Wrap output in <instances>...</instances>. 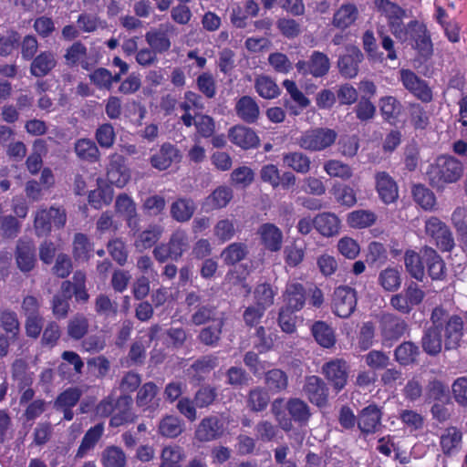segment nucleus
<instances>
[{
	"label": "nucleus",
	"mask_w": 467,
	"mask_h": 467,
	"mask_svg": "<svg viewBox=\"0 0 467 467\" xmlns=\"http://www.w3.org/2000/svg\"><path fill=\"white\" fill-rule=\"evenodd\" d=\"M462 164L458 160L441 156L429 166L426 175L433 187L441 188L446 183L457 182L462 177Z\"/></svg>",
	"instance_id": "nucleus-1"
},
{
	"label": "nucleus",
	"mask_w": 467,
	"mask_h": 467,
	"mask_svg": "<svg viewBox=\"0 0 467 467\" xmlns=\"http://www.w3.org/2000/svg\"><path fill=\"white\" fill-rule=\"evenodd\" d=\"M337 138V133L332 129L315 128L303 132L297 139V144L307 151H322L331 147Z\"/></svg>",
	"instance_id": "nucleus-2"
},
{
	"label": "nucleus",
	"mask_w": 467,
	"mask_h": 467,
	"mask_svg": "<svg viewBox=\"0 0 467 467\" xmlns=\"http://www.w3.org/2000/svg\"><path fill=\"white\" fill-rule=\"evenodd\" d=\"M189 248V236L184 230L178 229L172 233L167 244H161L153 250L155 259L161 263L168 259L178 260Z\"/></svg>",
	"instance_id": "nucleus-3"
},
{
	"label": "nucleus",
	"mask_w": 467,
	"mask_h": 467,
	"mask_svg": "<svg viewBox=\"0 0 467 467\" xmlns=\"http://www.w3.org/2000/svg\"><path fill=\"white\" fill-rule=\"evenodd\" d=\"M425 234L441 252H451L455 246L450 227L437 216H431L424 223Z\"/></svg>",
	"instance_id": "nucleus-4"
},
{
	"label": "nucleus",
	"mask_w": 467,
	"mask_h": 467,
	"mask_svg": "<svg viewBox=\"0 0 467 467\" xmlns=\"http://www.w3.org/2000/svg\"><path fill=\"white\" fill-rule=\"evenodd\" d=\"M66 222V211L51 206L49 209L41 208L36 213L34 227L37 236H45L50 233L52 226L62 228Z\"/></svg>",
	"instance_id": "nucleus-5"
},
{
	"label": "nucleus",
	"mask_w": 467,
	"mask_h": 467,
	"mask_svg": "<svg viewBox=\"0 0 467 467\" xmlns=\"http://www.w3.org/2000/svg\"><path fill=\"white\" fill-rule=\"evenodd\" d=\"M408 330V324L393 314H383L379 319V331L383 346L391 347Z\"/></svg>",
	"instance_id": "nucleus-6"
},
{
	"label": "nucleus",
	"mask_w": 467,
	"mask_h": 467,
	"mask_svg": "<svg viewBox=\"0 0 467 467\" xmlns=\"http://www.w3.org/2000/svg\"><path fill=\"white\" fill-rule=\"evenodd\" d=\"M400 80L403 87L421 102L430 103L433 100V92L428 82L420 78L412 70L400 69Z\"/></svg>",
	"instance_id": "nucleus-7"
},
{
	"label": "nucleus",
	"mask_w": 467,
	"mask_h": 467,
	"mask_svg": "<svg viewBox=\"0 0 467 467\" xmlns=\"http://www.w3.org/2000/svg\"><path fill=\"white\" fill-rule=\"evenodd\" d=\"M424 297V291L412 282L403 291L392 296L389 303L395 310L402 314H409L415 306L423 301Z\"/></svg>",
	"instance_id": "nucleus-8"
},
{
	"label": "nucleus",
	"mask_w": 467,
	"mask_h": 467,
	"mask_svg": "<svg viewBox=\"0 0 467 467\" xmlns=\"http://www.w3.org/2000/svg\"><path fill=\"white\" fill-rule=\"evenodd\" d=\"M357 306V293L355 289L341 285L335 289L332 300V310L341 318L349 317Z\"/></svg>",
	"instance_id": "nucleus-9"
},
{
	"label": "nucleus",
	"mask_w": 467,
	"mask_h": 467,
	"mask_svg": "<svg viewBox=\"0 0 467 467\" xmlns=\"http://www.w3.org/2000/svg\"><path fill=\"white\" fill-rule=\"evenodd\" d=\"M173 34H176V27L171 23H163L146 32L145 41L157 54H163L171 48L170 36Z\"/></svg>",
	"instance_id": "nucleus-10"
},
{
	"label": "nucleus",
	"mask_w": 467,
	"mask_h": 467,
	"mask_svg": "<svg viewBox=\"0 0 467 467\" xmlns=\"http://www.w3.org/2000/svg\"><path fill=\"white\" fill-rule=\"evenodd\" d=\"M321 372L337 392L345 388L348 379V366L344 359L335 358L326 362Z\"/></svg>",
	"instance_id": "nucleus-11"
},
{
	"label": "nucleus",
	"mask_w": 467,
	"mask_h": 467,
	"mask_svg": "<svg viewBox=\"0 0 467 467\" xmlns=\"http://www.w3.org/2000/svg\"><path fill=\"white\" fill-rule=\"evenodd\" d=\"M296 67L302 75L311 74L315 78H321L329 71L330 61L324 53L314 51L308 61L300 60L296 64Z\"/></svg>",
	"instance_id": "nucleus-12"
},
{
	"label": "nucleus",
	"mask_w": 467,
	"mask_h": 467,
	"mask_svg": "<svg viewBox=\"0 0 467 467\" xmlns=\"http://www.w3.org/2000/svg\"><path fill=\"white\" fill-rule=\"evenodd\" d=\"M421 257L426 265L427 273L433 281H444L447 277V267L444 260L435 249L423 246L420 249Z\"/></svg>",
	"instance_id": "nucleus-13"
},
{
	"label": "nucleus",
	"mask_w": 467,
	"mask_h": 467,
	"mask_svg": "<svg viewBox=\"0 0 467 467\" xmlns=\"http://www.w3.org/2000/svg\"><path fill=\"white\" fill-rule=\"evenodd\" d=\"M382 411L375 404L362 409L358 415V428L364 435L374 434L381 427Z\"/></svg>",
	"instance_id": "nucleus-14"
},
{
	"label": "nucleus",
	"mask_w": 467,
	"mask_h": 467,
	"mask_svg": "<svg viewBox=\"0 0 467 467\" xmlns=\"http://www.w3.org/2000/svg\"><path fill=\"white\" fill-rule=\"evenodd\" d=\"M364 56L361 50L355 46L346 47V52L339 57L337 67L339 73L346 78H353L358 74V66Z\"/></svg>",
	"instance_id": "nucleus-15"
},
{
	"label": "nucleus",
	"mask_w": 467,
	"mask_h": 467,
	"mask_svg": "<svg viewBox=\"0 0 467 467\" xmlns=\"http://www.w3.org/2000/svg\"><path fill=\"white\" fill-rule=\"evenodd\" d=\"M107 180L118 188H123L130 180V170L124 163V159L118 153L109 155L107 167Z\"/></svg>",
	"instance_id": "nucleus-16"
},
{
	"label": "nucleus",
	"mask_w": 467,
	"mask_h": 467,
	"mask_svg": "<svg viewBox=\"0 0 467 467\" xmlns=\"http://www.w3.org/2000/svg\"><path fill=\"white\" fill-rule=\"evenodd\" d=\"M182 154L180 150L169 143H163L159 150L150 158V165L158 171H165L173 163L181 161Z\"/></svg>",
	"instance_id": "nucleus-17"
},
{
	"label": "nucleus",
	"mask_w": 467,
	"mask_h": 467,
	"mask_svg": "<svg viewBox=\"0 0 467 467\" xmlns=\"http://www.w3.org/2000/svg\"><path fill=\"white\" fill-rule=\"evenodd\" d=\"M224 433V423L217 416H208L201 420L195 431L200 441H211L221 438Z\"/></svg>",
	"instance_id": "nucleus-18"
},
{
	"label": "nucleus",
	"mask_w": 467,
	"mask_h": 467,
	"mask_svg": "<svg viewBox=\"0 0 467 467\" xmlns=\"http://www.w3.org/2000/svg\"><path fill=\"white\" fill-rule=\"evenodd\" d=\"M303 391L309 401L318 407L325 406L328 398V388L323 379L317 376L306 378Z\"/></svg>",
	"instance_id": "nucleus-19"
},
{
	"label": "nucleus",
	"mask_w": 467,
	"mask_h": 467,
	"mask_svg": "<svg viewBox=\"0 0 467 467\" xmlns=\"http://www.w3.org/2000/svg\"><path fill=\"white\" fill-rule=\"evenodd\" d=\"M257 234L261 244L270 252H278L283 244V233L280 228L272 223H265L258 227Z\"/></svg>",
	"instance_id": "nucleus-20"
},
{
	"label": "nucleus",
	"mask_w": 467,
	"mask_h": 467,
	"mask_svg": "<svg viewBox=\"0 0 467 467\" xmlns=\"http://www.w3.org/2000/svg\"><path fill=\"white\" fill-rule=\"evenodd\" d=\"M376 190L384 203H392L399 197V189L394 179L386 171L375 174Z\"/></svg>",
	"instance_id": "nucleus-21"
},
{
	"label": "nucleus",
	"mask_w": 467,
	"mask_h": 467,
	"mask_svg": "<svg viewBox=\"0 0 467 467\" xmlns=\"http://www.w3.org/2000/svg\"><path fill=\"white\" fill-rule=\"evenodd\" d=\"M132 399L130 395L122 394L116 400V408L109 420L111 427H119L133 422L137 416L131 410Z\"/></svg>",
	"instance_id": "nucleus-22"
},
{
	"label": "nucleus",
	"mask_w": 467,
	"mask_h": 467,
	"mask_svg": "<svg viewBox=\"0 0 467 467\" xmlns=\"http://www.w3.org/2000/svg\"><path fill=\"white\" fill-rule=\"evenodd\" d=\"M285 306L290 311L297 312L301 310L306 304V289L298 282L288 283L283 294Z\"/></svg>",
	"instance_id": "nucleus-23"
},
{
	"label": "nucleus",
	"mask_w": 467,
	"mask_h": 467,
	"mask_svg": "<svg viewBox=\"0 0 467 467\" xmlns=\"http://www.w3.org/2000/svg\"><path fill=\"white\" fill-rule=\"evenodd\" d=\"M236 116L245 123L252 124L258 120L260 108L255 99L250 96H243L238 99L234 105Z\"/></svg>",
	"instance_id": "nucleus-24"
},
{
	"label": "nucleus",
	"mask_w": 467,
	"mask_h": 467,
	"mask_svg": "<svg viewBox=\"0 0 467 467\" xmlns=\"http://www.w3.org/2000/svg\"><path fill=\"white\" fill-rule=\"evenodd\" d=\"M228 136L234 144L244 150L255 148L260 141L258 136L251 128L243 125L231 128Z\"/></svg>",
	"instance_id": "nucleus-25"
},
{
	"label": "nucleus",
	"mask_w": 467,
	"mask_h": 467,
	"mask_svg": "<svg viewBox=\"0 0 467 467\" xmlns=\"http://www.w3.org/2000/svg\"><path fill=\"white\" fill-rule=\"evenodd\" d=\"M159 388L153 382L143 384L137 392L136 405L141 408L143 411L152 412L159 408V399L157 394Z\"/></svg>",
	"instance_id": "nucleus-26"
},
{
	"label": "nucleus",
	"mask_w": 467,
	"mask_h": 467,
	"mask_svg": "<svg viewBox=\"0 0 467 467\" xmlns=\"http://www.w3.org/2000/svg\"><path fill=\"white\" fill-rule=\"evenodd\" d=\"M446 349L456 348L463 335V322L458 316H450L443 326Z\"/></svg>",
	"instance_id": "nucleus-27"
},
{
	"label": "nucleus",
	"mask_w": 467,
	"mask_h": 467,
	"mask_svg": "<svg viewBox=\"0 0 467 467\" xmlns=\"http://www.w3.org/2000/svg\"><path fill=\"white\" fill-rule=\"evenodd\" d=\"M30 74L36 78L48 75L57 66L56 54L50 50L40 52L32 58Z\"/></svg>",
	"instance_id": "nucleus-28"
},
{
	"label": "nucleus",
	"mask_w": 467,
	"mask_h": 467,
	"mask_svg": "<svg viewBox=\"0 0 467 467\" xmlns=\"http://www.w3.org/2000/svg\"><path fill=\"white\" fill-rule=\"evenodd\" d=\"M16 260L22 272H29L35 267V246L31 241L19 240L16 246Z\"/></svg>",
	"instance_id": "nucleus-29"
},
{
	"label": "nucleus",
	"mask_w": 467,
	"mask_h": 467,
	"mask_svg": "<svg viewBox=\"0 0 467 467\" xmlns=\"http://www.w3.org/2000/svg\"><path fill=\"white\" fill-rule=\"evenodd\" d=\"M412 34L410 36L411 46L418 49L422 56H428L431 53V42L427 35L426 27L417 20L410 21Z\"/></svg>",
	"instance_id": "nucleus-30"
},
{
	"label": "nucleus",
	"mask_w": 467,
	"mask_h": 467,
	"mask_svg": "<svg viewBox=\"0 0 467 467\" xmlns=\"http://www.w3.org/2000/svg\"><path fill=\"white\" fill-rule=\"evenodd\" d=\"M358 15L356 5L345 3L334 13L332 25L338 29L345 30L355 24Z\"/></svg>",
	"instance_id": "nucleus-31"
},
{
	"label": "nucleus",
	"mask_w": 467,
	"mask_h": 467,
	"mask_svg": "<svg viewBox=\"0 0 467 467\" xmlns=\"http://www.w3.org/2000/svg\"><path fill=\"white\" fill-rule=\"evenodd\" d=\"M234 197V191L229 186L222 185L217 187L210 195H208L202 206L207 211L220 210L226 207Z\"/></svg>",
	"instance_id": "nucleus-32"
},
{
	"label": "nucleus",
	"mask_w": 467,
	"mask_h": 467,
	"mask_svg": "<svg viewBox=\"0 0 467 467\" xmlns=\"http://www.w3.org/2000/svg\"><path fill=\"white\" fill-rule=\"evenodd\" d=\"M315 228L323 236H334L339 233L340 220L333 213H321L315 216Z\"/></svg>",
	"instance_id": "nucleus-33"
},
{
	"label": "nucleus",
	"mask_w": 467,
	"mask_h": 467,
	"mask_svg": "<svg viewBox=\"0 0 467 467\" xmlns=\"http://www.w3.org/2000/svg\"><path fill=\"white\" fill-rule=\"evenodd\" d=\"M196 210L193 200L190 198H179L171 205V216L179 223H186L191 220Z\"/></svg>",
	"instance_id": "nucleus-34"
},
{
	"label": "nucleus",
	"mask_w": 467,
	"mask_h": 467,
	"mask_svg": "<svg viewBox=\"0 0 467 467\" xmlns=\"http://www.w3.org/2000/svg\"><path fill=\"white\" fill-rule=\"evenodd\" d=\"M68 66L80 65L84 69H89L88 61V48L80 41L74 42L67 50L64 56Z\"/></svg>",
	"instance_id": "nucleus-35"
},
{
	"label": "nucleus",
	"mask_w": 467,
	"mask_h": 467,
	"mask_svg": "<svg viewBox=\"0 0 467 467\" xmlns=\"http://www.w3.org/2000/svg\"><path fill=\"white\" fill-rule=\"evenodd\" d=\"M420 348L411 341H404L394 350L395 360L401 366H409L417 362Z\"/></svg>",
	"instance_id": "nucleus-36"
},
{
	"label": "nucleus",
	"mask_w": 467,
	"mask_h": 467,
	"mask_svg": "<svg viewBox=\"0 0 467 467\" xmlns=\"http://www.w3.org/2000/svg\"><path fill=\"white\" fill-rule=\"evenodd\" d=\"M76 155L82 161L93 163L99 161L100 151L90 139H79L74 144Z\"/></svg>",
	"instance_id": "nucleus-37"
},
{
	"label": "nucleus",
	"mask_w": 467,
	"mask_h": 467,
	"mask_svg": "<svg viewBox=\"0 0 467 467\" xmlns=\"http://www.w3.org/2000/svg\"><path fill=\"white\" fill-rule=\"evenodd\" d=\"M311 332L317 344L323 348H330L336 343L334 329L324 321L315 322L311 327Z\"/></svg>",
	"instance_id": "nucleus-38"
},
{
	"label": "nucleus",
	"mask_w": 467,
	"mask_h": 467,
	"mask_svg": "<svg viewBox=\"0 0 467 467\" xmlns=\"http://www.w3.org/2000/svg\"><path fill=\"white\" fill-rule=\"evenodd\" d=\"M162 234V226L151 224L137 236L134 245L140 251L149 249L160 240Z\"/></svg>",
	"instance_id": "nucleus-39"
},
{
	"label": "nucleus",
	"mask_w": 467,
	"mask_h": 467,
	"mask_svg": "<svg viewBox=\"0 0 467 467\" xmlns=\"http://www.w3.org/2000/svg\"><path fill=\"white\" fill-rule=\"evenodd\" d=\"M104 431L103 424L99 423L90 428L84 435L77 451L76 458L81 459L91 451L101 438Z\"/></svg>",
	"instance_id": "nucleus-40"
},
{
	"label": "nucleus",
	"mask_w": 467,
	"mask_h": 467,
	"mask_svg": "<svg viewBox=\"0 0 467 467\" xmlns=\"http://www.w3.org/2000/svg\"><path fill=\"white\" fill-rule=\"evenodd\" d=\"M441 331L437 327H429L425 330L421 338V347L427 354L435 356L441 351Z\"/></svg>",
	"instance_id": "nucleus-41"
},
{
	"label": "nucleus",
	"mask_w": 467,
	"mask_h": 467,
	"mask_svg": "<svg viewBox=\"0 0 467 467\" xmlns=\"http://www.w3.org/2000/svg\"><path fill=\"white\" fill-rule=\"evenodd\" d=\"M283 161L285 166L298 173L306 174L311 169L310 158L300 151H294L284 154Z\"/></svg>",
	"instance_id": "nucleus-42"
},
{
	"label": "nucleus",
	"mask_w": 467,
	"mask_h": 467,
	"mask_svg": "<svg viewBox=\"0 0 467 467\" xmlns=\"http://www.w3.org/2000/svg\"><path fill=\"white\" fill-rule=\"evenodd\" d=\"M404 264L411 277L418 281H423L425 276L424 261L420 252L417 254L414 251H407L404 255Z\"/></svg>",
	"instance_id": "nucleus-43"
},
{
	"label": "nucleus",
	"mask_w": 467,
	"mask_h": 467,
	"mask_svg": "<svg viewBox=\"0 0 467 467\" xmlns=\"http://www.w3.org/2000/svg\"><path fill=\"white\" fill-rule=\"evenodd\" d=\"M88 327V317L82 313H77L68 320L67 332L70 338L79 340L87 335Z\"/></svg>",
	"instance_id": "nucleus-44"
},
{
	"label": "nucleus",
	"mask_w": 467,
	"mask_h": 467,
	"mask_svg": "<svg viewBox=\"0 0 467 467\" xmlns=\"http://www.w3.org/2000/svg\"><path fill=\"white\" fill-rule=\"evenodd\" d=\"M324 171L331 178L348 181L353 177V169L342 161L330 159L324 162Z\"/></svg>",
	"instance_id": "nucleus-45"
},
{
	"label": "nucleus",
	"mask_w": 467,
	"mask_h": 467,
	"mask_svg": "<svg viewBox=\"0 0 467 467\" xmlns=\"http://www.w3.org/2000/svg\"><path fill=\"white\" fill-rule=\"evenodd\" d=\"M378 283L385 291H397L401 285L400 271L396 267L385 268L379 272Z\"/></svg>",
	"instance_id": "nucleus-46"
},
{
	"label": "nucleus",
	"mask_w": 467,
	"mask_h": 467,
	"mask_svg": "<svg viewBox=\"0 0 467 467\" xmlns=\"http://www.w3.org/2000/svg\"><path fill=\"white\" fill-rule=\"evenodd\" d=\"M237 233V221L230 218H221L213 227V235L220 243L232 240Z\"/></svg>",
	"instance_id": "nucleus-47"
},
{
	"label": "nucleus",
	"mask_w": 467,
	"mask_h": 467,
	"mask_svg": "<svg viewBox=\"0 0 467 467\" xmlns=\"http://www.w3.org/2000/svg\"><path fill=\"white\" fill-rule=\"evenodd\" d=\"M248 254L246 244L234 242L227 245L222 252L221 257L228 265H234L244 260Z\"/></svg>",
	"instance_id": "nucleus-48"
},
{
	"label": "nucleus",
	"mask_w": 467,
	"mask_h": 467,
	"mask_svg": "<svg viewBox=\"0 0 467 467\" xmlns=\"http://www.w3.org/2000/svg\"><path fill=\"white\" fill-rule=\"evenodd\" d=\"M451 224L453 225L458 238L463 244V250H467V209L457 207L451 213Z\"/></svg>",
	"instance_id": "nucleus-49"
},
{
	"label": "nucleus",
	"mask_w": 467,
	"mask_h": 467,
	"mask_svg": "<svg viewBox=\"0 0 467 467\" xmlns=\"http://www.w3.org/2000/svg\"><path fill=\"white\" fill-rule=\"evenodd\" d=\"M185 458L184 451L178 445H169L162 449L159 467H182L181 462Z\"/></svg>",
	"instance_id": "nucleus-50"
},
{
	"label": "nucleus",
	"mask_w": 467,
	"mask_h": 467,
	"mask_svg": "<svg viewBox=\"0 0 467 467\" xmlns=\"http://www.w3.org/2000/svg\"><path fill=\"white\" fill-rule=\"evenodd\" d=\"M217 364L218 358L215 356H204L196 360L190 368H188V372L192 378L201 380L203 379V376L214 368Z\"/></svg>",
	"instance_id": "nucleus-51"
},
{
	"label": "nucleus",
	"mask_w": 467,
	"mask_h": 467,
	"mask_svg": "<svg viewBox=\"0 0 467 467\" xmlns=\"http://www.w3.org/2000/svg\"><path fill=\"white\" fill-rule=\"evenodd\" d=\"M377 11L384 15L388 19V25L403 18L406 15L404 9L389 0H374Z\"/></svg>",
	"instance_id": "nucleus-52"
},
{
	"label": "nucleus",
	"mask_w": 467,
	"mask_h": 467,
	"mask_svg": "<svg viewBox=\"0 0 467 467\" xmlns=\"http://www.w3.org/2000/svg\"><path fill=\"white\" fill-rule=\"evenodd\" d=\"M286 410L294 420L301 423L307 422L311 416L308 405L297 398L288 400Z\"/></svg>",
	"instance_id": "nucleus-53"
},
{
	"label": "nucleus",
	"mask_w": 467,
	"mask_h": 467,
	"mask_svg": "<svg viewBox=\"0 0 467 467\" xmlns=\"http://www.w3.org/2000/svg\"><path fill=\"white\" fill-rule=\"evenodd\" d=\"M377 220L376 214L368 210L353 211L348 215L347 222L352 228L362 229L371 226Z\"/></svg>",
	"instance_id": "nucleus-54"
},
{
	"label": "nucleus",
	"mask_w": 467,
	"mask_h": 467,
	"mask_svg": "<svg viewBox=\"0 0 467 467\" xmlns=\"http://www.w3.org/2000/svg\"><path fill=\"white\" fill-rule=\"evenodd\" d=\"M101 462L103 467H125L126 455L120 448L110 446L102 451Z\"/></svg>",
	"instance_id": "nucleus-55"
},
{
	"label": "nucleus",
	"mask_w": 467,
	"mask_h": 467,
	"mask_svg": "<svg viewBox=\"0 0 467 467\" xmlns=\"http://www.w3.org/2000/svg\"><path fill=\"white\" fill-rule=\"evenodd\" d=\"M183 431L182 420L176 416L168 415L164 417L159 424V432L167 438H175Z\"/></svg>",
	"instance_id": "nucleus-56"
},
{
	"label": "nucleus",
	"mask_w": 467,
	"mask_h": 467,
	"mask_svg": "<svg viewBox=\"0 0 467 467\" xmlns=\"http://www.w3.org/2000/svg\"><path fill=\"white\" fill-rule=\"evenodd\" d=\"M265 384L270 391L281 392L288 386L287 375L281 369H271L265 374Z\"/></svg>",
	"instance_id": "nucleus-57"
},
{
	"label": "nucleus",
	"mask_w": 467,
	"mask_h": 467,
	"mask_svg": "<svg viewBox=\"0 0 467 467\" xmlns=\"http://www.w3.org/2000/svg\"><path fill=\"white\" fill-rule=\"evenodd\" d=\"M256 92L264 99H271L278 96L279 88L276 83L267 76H259L255 79Z\"/></svg>",
	"instance_id": "nucleus-58"
},
{
	"label": "nucleus",
	"mask_w": 467,
	"mask_h": 467,
	"mask_svg": "<svg viewBox=\"0 0 467 467\" xmlns=\"http://www.w3.org/2000/svg\"><path fill=\"white\" fill-rule=\"evenodd\" d=\"M223 326V321L220 319L216 324L202 328L198 335V339L205 346H217L221 338Z\"/></svg>",
	"instance_id": "nucleus-59"
},
{
	"label": "nucleus",
	"mask_w": 467,
	"mask_h": 467,
	"mask_svg": "<svg viewBox=\"0 0 467 467\" xmlns=\"http://www.w3.org/2000/svg\"><path fill=\"white\" fill-rule=\"evenodd\" d=\"M118 303L112 301L107 295L99 294L94 302L95 312L104 317H116L118 313Z\"/></svg>",
	"instance_id": "nucleus-60"
},
{
	"label": "nucleus",
	"mask_w": 467,
	"mask_h": 467,
	"mask_svg": "<svg viewBox=\"0 0 467 467\" xmlns=\"http://www.w3.org/2000/svg\"><path fill=\"white\" fill-rule=\"evenodd\" d=\"M277 294V289L270 284L264 283L256 286L254 290V298L256 305L266 309L274 304V299Z\"/></svg>",
	"instance_id": "nucleus-61"
},
{
	"label": "nucleus",
	"mask_w": 467,
	"mask_h": 467,
	"mask_svg": "<svg viewBox=\"0 0 467 467\" xmlns=\"http://www.w3.org/2000/svg\"><path fill=\"white\" fill-rule=\"evenodd\" d=\"M269 400V395L264 389L254 388L248 394L247 406L251 410L258 412L266 409Z\"/></svg>",
	"instance_id": "nucleus-62"
},
{
	"label": "nucleus",
	"mask_w": 467,
	"mask_h": 467,
	"mask_svg": "<svg viewBox=\"0 0 467 467\" xmlns=\"http://www.w3.org/2000/svg\"><path fill=\"white\" fill-rule=\"evenodd\" d=\"M462 441V432L455 427H450L441 436V450L445 454H451Z\"/></svg>",
	"instance_id": "nucleus-63"
},
{
	"label": "nucleus",
	"mask_w": 467,
	"mask_h": 467,
	"mask_svg": "<svg viewBox=\"0 0 467 467\" xmlns=\"http://www.w3.org/2000/svg\"><path fill=\"white\" fill-rule=\"evenodd\" d=\"M95 139L101 148H111L116 140V133L110 123H104L98 127L95 132Z\"/></svg>",
	"instance_id": "nucleus-64"
}]
</instances>
